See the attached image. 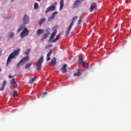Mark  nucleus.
<instances>
[{
    "label": "nucleus",
    "instance_id": "nucleus-1",
    "mask_svg": "<svg viewBox=\"0 0 131 131\" xmlns=\"http://www.w3.org/2000/svg\"><path fill=\"white\" fill-rule=\"evenodd\" d=\"M20 49H17V50H14L12 53L10 54L7 59V61L6 63V66L9 64L11 63V61H12V59H15V58L19 55V53H20Z\"/></svg>",
    "mask_w": 131,
    "mask_h": 131
},
{
    "label": "nucleus",
    "instance_id": "nucleus-2",
    "mask_svg": "<svg viewBox=\"0 0 131 131\" xmlns=\"http://www.w3.org/2000/svg\"><path fill=\"white\" fill-rule=\"evenodd\" d=\"M43 58L44 56L42 55L40 59H38L37 63L36 64V69L37 70H40V69H41V65H42V63H43Z\"/></svg>",
    "mask_w": 131,
    "mask_h": 131
},
{
    "label": "nucleus",
    "instance_id": "nucleus-3",
    "mask_svg": "<svg viewBox=\"0 0 131 131\" xmlns=\"http://www.w3.org/2000/svg\"><path fill=\"white\" fill-rule=\"evenodd\" d=\"M29 34V30L27 29V28H25L21 33H20V37L21 38H24L26 36H27Z\"/></svg>",
    "mask_w": 131,
    "mask_h": 131
},
{
    "label": "nucleus",
    "instance_id": "nucleus-4",
    "mask_svg": "<svg viewBox=\"0 0 131 131\" xmlns=\"http://www.w3.org/2000/svg\"><path fill=\"white\" fill-rule=\"evenodd\" d=\"M57 2H55L52 6H49L45 11L46 14H48V13L51 12V11H55V9H56L55 5H57Z\"/></svg>",
    "mask_w": 131,
    "mask_h": 131
},
{
    "label": "nucleus",
    "instance_id": "nucleus-5",
    "mask_svg": "<svg viewBox=\"0 0 131 131\" xmlns=\"http://www.w3.org/2000/svg\"><path fill=\"white\" fill-rule=\"evenodd\" d=\"M84 0H77L75 3L73 4V8H78L79 7V5L84 2Z\"/></svg>",
    "mask_w": 131,
    "mask_h": 131
},
{
    "label": "nucleus",
    "instance_id": "nucleus-6",
    "mask_svg": "<svg viewBox=\"0 0 131 131\" xmlns=\"http://www.w3.org/2000/svg\"><path fill=\"white\" fill-rule=\"evenodd\" d=\"M30 58L28 55H27L26 57L21 59L20 61L18 62V64H20V63H23V64H25L27 61H29Z\"/></svg>",
    "mask_w": 131,
    "mask_h": 131
},
{
    "label": "nucleus",
    "instance_id": "nucleus-7",
    "mask_svg": "<svg viewBox=\"0 0 131 131\" xmlns=\"http://www.w3.org/2000/svg\"><path fill=\"white\" fill-rule=\"evenodd\" d=\"M24 24H28L29 23L30 18L29 16H27V14L25 15L23 18Z\"/></svg>",
    "mask_w": 131,
    "mask_h": 131
},
{
    "label": "nucleus",
    "instance_id": "nucleus-8",
    "mask_svg": "<svg viewBox=\"0 0 131 131\" xmlns=\"http://www.w3.org/2000/svg\"><path fill=\"white\" fill-rule=\"evenodd\" d=\"M72 26H73V23H71V24H70V25L68 27V29H67V32L66 33L65 36H68L69 35V34L70 33V30H71V28H72Z\"/></svg>",
    "mask_w": 131,
    "mask_h": 131
},
{
    "label": "nucleus",
    "instance_id": "nucleus-9",
    "mask_svg": "<svg viewBox=\"0 0 131 131\" xmlns=\"http://www.w3.org/2000/svg\"><path fill=\"white\" fill-rule=\"evenodd\" d=\"M50 30V29H47L46 31H47V33L44 34L42 38L41 39V41H43V39H47L48 37H49V35H50V32L49 31Z\"/></svg>",
    "mask_w": 131,
    "mask_h": 131
},
{
    "label": "nucleus",
    "instance_id": "nucleus-10",
    "mask_svg": "<svg viewBox=\"0 0 131 131\" xmlns=\"http://www.w3.org/2000/svg\"><path fill=\"white\" fill-rule=\"evenodd\" d=\"M57 34V29H55L53 32L52 33V35H51L49 41L51 42L52 41V39H54L55 36H56V34Z\"/></svg>",
    "mask_w": 131,
    "mask_h": 131
},
{
    "label": "nucleus",
    "instance_id": "nucleus-11",
    "mask_svg": "<svg viewBox=\"0 0 131 131\" xmlns=\"http://www.w3.org/2000/svg\"><path fill=\"white\" fill-rule=\"evenodd\" d=\"M97 9V3H93L90 7V12H93V11H95Z\"/></svg>",
    "mask_w": 131,
    "mask_h": 131
},
{
    "label": "nucleus",
    "instance_id": "nucleus-12",
    "mask_svg": "<svg viewBox=\"0 0 131 131\" xmlns=\"http://www.w3.org/2000/svg\"><path fill=\"white\" fill-rule=\"evenodd\" d=\"M66 67H67V64H63V67L60 69V70H61L62 73H63L64 74L67 73V69Z\"/></svg>",
    "mask_w": 131,
    "mask_h": 131
},
{
    "label": "nucleus",
    "instance_id": "nucleus-13",
    "mask_svg": "<svg viewBox=\"0 0 131 131\" xmlns=\"http://www.w3.org/2000/svg\"><path fill=\"white\" fill-rule=\"evenodd\" d=\"M57 63V58H56L55 57H54L51 62H50V66H51V67H54V66H56V64Z\"/></svg>",
    "mask_w": 131,
    "mask_h": 131
},
{
    "label": "nucleus",
    "instance_id": "nucleus-14",
    "mask_svg": "<svg viewBox=\"0 0 131 131\" xmlns=\"http://www.w3.org/2000/svg\"><path fill=\"white\" fill-rule=\"evenodd\" d=\"M56 15H57V12H53L52 16L48 18L49 22L52 21V20H54V19H55V16H56Z\"/></svg>",
    "mask_w": 131,
    "mask_h": 131
},
{
    "label": "nucleus",
    "instance_id": "nucleus-15",
    "mask_svg": "<svg viewBox=\"0 0 131 131\" xmlns=\"http://www.w3.org/2000/svg\"><path fill=\"white\" fill-rule=\"evenodd\" d=\"M45 32V30L42 29H39L36 31V34L37 35H41V34Z\"/></svg>",
    "mask_w": 131,
    "mask_h": 131
},
{
    "label": "nucleus",
    "instance_id": "nucleus-16",
    "mask_svg": "<svg viewBox=\"0 0 131 131\" xmlns=\"http://www.w3.org/2000/svg\"><path fill=\"white\" fill-rule=\"evenodd\" d=\"M61 34H62V32L59 33L56 37V38L53 39V40H52L51 41V42H56V41H57L58 39H59V38L60 37V36H61Z\"/></svg>",
    "mask_w": 131,
    "mask_h": 131
},
{
    "label": "nucleus",
    "instance_id": "nucleus-17",
    "mask_svg": "<svg viewBox=\"0 0 131 131\" xmlns=\"http://www.w3.org/2000/svg\"><path fill=\"white\" fill-rule=\"evenodd\" d=\"M59 4H60L59 10L61 11V10H62V9H63V7H64V0H61Z\"/></svg>",
    "mask_w": 131,
    "mask_h": 131
},
{
    "label": "nucleus",
    "instance_id": "nucleus-18",
    "mask_svg": "<svg viewBox=\"0 0 131 131\" xmlns=\"http://www.w3.org/2000/svg\"><path fill=\"white\" fill-rule=\"evenodd\" d=\"M82 66L85 69H87V68H89V64H88V63L85 62H84L82 63Z\"/></svg>",
    "mask_w": 131,
    "mask_h": 131
},
{
    "label": "nucleus",
    "instance_id": "nucleus-19",
    "mask_svg": "<svg viewBox=\"0 0 131 131\" xmlns=\"http://www.w3.org/2000/svg\"><path fill=\"white\" fill-rule=\"evenodd\" d=\"M80 75H81V72H79V70H78L77 71V72L75 73L74 74V76H78V77H79L80 76Z\"/></svg>",
    "mask_w": 131,
    "mask_h": 131
},
{
    "label": "nucleus",
    "instance_id": "nucleus-20",
    "mask_svg": "<svg viewBox=\"0 0 131 131\" xmlns=\"http://www.w3.org/2000/svg\"><path fill=\"white\" fill-rule=\"evenodd\" d=\"M84 58L81 57L78 60V63L79 64H82L83 63H84Z\"/></svg>",
    "mask_w": 131,
    "mask_h": 131
},
{
    "label": "nucleus",
    "instance_id": "nucleus-21",
    "mask_svg": "<svg viewBox=\"0 0 131 131\" xmlns=\"http://www.w3.org/2000/svg\"><path fill=\"white\" fill-rule=\"evenodd\" d=\"M32 65V62L27 63L25 67V69H28L30 68V66H31Z\"/></svg>",
    "mask_w": 131,
    "mask_h": 131
},
{
    "label": "nucleus",
    "instance_id": "nucleus-22",
    "mask_svg": "<svg viewBox=\"0 0 131 131\" xmlns=\"http://www.w3.org/2000/svg\"><path fill=\"white\" fill-rule=\"evenodd\" d=\"M14 36H15V34L13 32H11L10 34L8 35V38L10 39V38H12V37H14Z\"/></svg>",
    "mask_w": 131,
    "mask_h": 131
},
{
    "label": "nucleus",
    "instance_id": "nucleus-23",
    "mask_svg": "<svg viewBox=\"0 0 131 131\" xmlns=\"http://www.w3.org/2000/svg\"><path fill=\"white\" fill-rule=\"evenodd\" d=\"M43 22H46L45 18L41 19L39 21V26H41V24H42V23H43Z\"/></svg>",
    "mask_w": 131,
    "mask_h": 131
},
{
    "label": "nucleus",
    "instance_id": "nucleus-24",
    "mask_svg": "<svg viewBox=\"0 0 131 131\" xmlns=\"http://www.w3.org/2000/svg\"><path fill=\"white\" fill-rule=\"evenodd\" d=\"M5 86H6V81H4L2 84V87L0 89V91H4L5 89Z\"/></svg>",
    "mask_w": 131,
    "mask_h": 131
},
{
    "label": "nucleus",
    "instance_id": "nucleus-25",
    "mask_svg": "<svg viewBox=\"0 0 131 131\" xmlns=\"http://www.w3.org/2000/svg\"><path fill=\"white\" fill-rule=\"evenodd\" d=\"M13 97L15 98V97H18V92L17 90H14L13 92Z\"/></svg>",
    "mask_w": 131,
    "mask_h": 131
},
{
    "label": "nucleus",
    "instance_id": "nucleus-26",
    "mask_svg": "<svg viewBox=\"0 0 131 131\" xmlns=\"http://www.w3.org/2000/svg\"><path fill=\"white\" fill-rule=\"evenodd\" d=\"M19 63H18L16 65V68H17L18 69H20V67H21V66H23L24 64V63H20V64H19Z\"/></svg>",
    "mask_w": 131,
    "mask_h": 131
},
{
    "label": "nucleus",
    "instance_id": "nucleus-27",
    "mask_svg": "<svg viewBox=\"0 0 131 131\" xmlns=\"http://www.w3.org/2000/svg\"><path fill=\"white\" fill-rule=\"evenodd\" d=\"M34 8L35 9V10L38 9V4L37 3H34Z\"/></svg>",
    "mask_w": 131,
    "mask_h": 131
},
{
    "label": "nucleus",
    "instance_id": "nucleus-28",
    "mask_svg": "<svg viewBox=\"0 0 131 131\" xmlns=\"http://www.w3.org/2000/svg\"><path fill=\"white\" fill-rule=\"evenodd\" d=\"M29 53H30V49H28L26 52L25 54L27 55V56H28L29 55Z\"/></svg>",
    "mask_w": 131,
    "mask_h": 131
},
{
    "label": "nucleus",
    "instance_id": "nucleus-29",
    "mask_svg": "<svg viewBox=\"0 0 131 131\" xmlns=\"http://www.w3.org/2000/svg\"><path fill=\"white\" fill-rule=\"evenodd\" d=\"M78 17L77 16H75L73 18V19H72V22L71 23H74V21H75V20H77Z\"/></svg>",
    "mask_w": 131,
    "mask_h": 131
},
{
    "label": "nucleus",
    "instance_id": "nucleus-30",
    "mask_svg": "<svg viewBox=\"0 0 131 131\" xmlns=\"http://www.w3.org/2000/svg\"><path fill=\"white\" fill-rule=\"evenodd\" d=\"M23 29V26L21 25L19 28L18 29L17 32H20V31H21V30H22Z\"/></svg>",
    "mask_w": 131,
    "mask_h": 131
},
{
    "label": "nucleus",
    "instance_id": "nucleus-31",
    "mask_svg": "<svg viewBox=\"0 0 131 131\" xmlns=\"http://www.w3.org/2000/svg\"><path fill=\"white\" fill-rule=\"evenodd\" d=\"M15 83H16V81H15V79L13 78L11 80V84H15Z\"/></svg>",
    "mask_w": 131,
    "mask_h": 131
},
{
    "label": "nucleus",
    "instance_id": "nucleus-32",
    "mask_svg": "<svg viewBox=\"0 0 131 131\" xmlns=\"http://www.w3.org/2000/svg\"><path fill=\"white\" fill-rule=\"evenodd\" d=\"M52 53V50H50L48 53L47 54V57H50L51 56V54Z\"/></svg>",
    "mask_w": 131,
    "mask_h": 131
},
{
    "label": "nucleus",
    "instance_id": "nucleus-33",
    "mask_svg": "<svg viewBox=\"0 0 131 131\" xmlns=\"http://www.w3.org/2000/svg\"><path fill=\"white\" fill-rule=\"evenodd\" d=\"M34 82V80H33V78H31V81L29 82V83L32 84V83H33Z\"/></svg>",
    "mask_w": 131,
    "mask_h": 131
},
{
    "label": "nucleus",
    "instance_id": "nucleus-34",
    "mask_svg": "<svg viewBox=\"0 0 131 131\" xmlns=\"http://www.w3.org/2000/svg\"><path fill=\"white\" fill-rule=\"evenodd\" d=\"M46 47H47V48H50V47L51 48H52L53 47V45H47Z\"/></svg>",
    "mask_w": 131,
    "mask_h": 131
},
{
    "label": "nucleus",
    "instance_id": "nucleus-35",
    "mask_svg": "<svg viewBox=\"0 0 131 131\" xmlns=\"http://www.w3.org/2000/svg\"><path fill=\"white\" fill-rule=\"evenodd\" d=\"M50 60H51V57L50 56H47V61H50Z\"/></svg>",
    "mask_w": 131,
    "mask_h": 131
},
{
    "label": "nucleus",
    "instance_id": "nucleus-36",
    "mask_svg": "<svg viewBox=\"0 0 131 131\" xmlns=\"http://www.w3.org/2000/svg\"><path fill=\"white\" fill-rule=\"evenodd\" d=\"M81 22H82L81 19H79L78 21L79 25V24H80V23H81Z\"/></svg>",
    "mask_w": 131,
    "mask_h": 131
},
{
    "label": "nucleus",
    "instance_id": "nucleus-37",
    "mask_svg": "<svg viewBox=\"0 0 131 131\" xmlns=\"http://www.w3.org/2000/svg\"><path fill=\"white\" fill-rule=\"evenodd\" d=\"M14 84V87L15 88H18V84H17V83H15Z\"/></svg>",
    "mask_w": 131,
    "mask_h": 131
},
{
    "label": "nucleus",
    "instance_id": "nucleus-38",
    "mask_svg": "<svg viewBox=\"0 0 131 131\" xmlns=\"http://www.w3.org/2000/svg\"><path fill=\"white\" fill-rule=\"evenodd\" d=\"M12 77H14V76H12L11 75H9V78H12Z\"/></svg>",
    "mask_w": 131,
    "mask_h": 131
},
{
    "label": "nucleus",
    "instance_id": "nucleus-39",
    "mask_svg": "<svg viewBox=\"0 0 131 131\" xmlns=\"http://www.w3.org/2000/svg\"><path fill=\"white\" fill-rule=\"evenodd\" d=\"M47 94H48V92H45L43 93V95H47Z\"/></svg>",
    "mask_w": 131,
    "mask_h": 131
},
{
    "label": "nucleus",
    "instance_id": "nucleus-40",
    "mask_svg": "<svg viewBox=\"0 0 131 131\" xmlns=\"http://www.w3.org/2000/svg\"><path fill=\"white\" fill-rule=\"evenodd\" d=\"M2 52H3V50L0 51V56H2Z\"/></svg>",
    "mask_w": 131,
    "mask_h": 131
},
{
    "label": "nucleus",
    "instance_id": "nucleus-41",
    "mask_svg": "<svg viewBox=\"0 0 131 131\" xmlns=\"http://www.w3.org/2000/svg\"><path fill=\"white\" fill-rule=\"evenodd\" d=\"M34 79H35L36 78V77L35 76L34 77H33Z\"/></svg>",
    "mask_w": 131,
    "mask_h": 131
},
{
    "label": "nucleus",
    "instance_id": "nucleus-42",
    "mask_svg": "<svg viewBox=\"0 0 131 131\" xmlns=\"http://www.w3.org/2000/svg\"><path fill=\"white\" fill-rule=\"evenodd\" d=\"M37 2H40L41 0H36Z\"/></svg>",
    "mask_w": 131,
    "mask_h": 131
},
{
    "label": "nucleus",
    "instance_id": "nucleus-43",
    "mask_svg": "<svg viewBox=\"0 0 131 131\" xmlns=\"http://www.w3.org/2000/svg\"><path fill=\"white\" fill-rule=\"evenodd\" d=\"M0 72H2V69H0Z\"/></svg>",
    "mask_w": 131,
    "mask_h": 131
},
{
    "label": "nucleus",
    "instance_id": "nucleus-44",
    "mask_svg": "<svg viewBox=\"0 0 131 131\" xmlns=\"http://www.w3.org/2000/svg\"><path fill=\"white\" fill-rule=\"evenodd\" d=\"M33 79V80H35V79H34V78H32Z\"/></svg>",
    "mask_w": 131,
    "mask_h": 131
},
{
    "label": "nucleus",
    "instance_id": "nucleus-45",
    "mask_svg": "<svg viewBox=\"0 0 131 131\" xmlns=\"http://www.w3.org/2000/svg\"><path fill=\"white\" fill-rule=\"evenodd\" d=\"M13 1H14V0H11V2H13Z\"/></svg>",
    "mask_w": 131,
    "mask_h": 131
}]
</instances>
